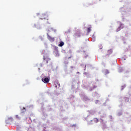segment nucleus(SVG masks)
I'll list each match as a JSON object with an SVG mask.
<instances>
[{
  "label": "nucleus",
  "instance_id": "f257e3e1",
  "mask_svg": "<svg viewBox=\"0 0 131 131\" xmlns=\"http://www.w3.org/2000/svg\"><path fill=\"white\" fill-rule=\"evenodd\" d=\"M39 18L41 20H43V19L45 20H46V19H47V20H49V18L48 17V14H47L46 13H43V14H41L39 16Z\"/></svg>",
  "mask_w": 131,
  "mask_h": 131
},
{
  "label": "nucleus",
  "instance_id": "f03ea898",
  "mask_svg": "<svg viewBox=\"0 0 131 131\" xmlns=\"http://www.w3.org/2000/svg\"><path fill=\"white\" fill-rule=\"evenodd\" d=\"M43 60L44 62H46V64H48L49 61H51V58H49L48 56H43Z\"/></svg>",
  "mask_w": 131,
  "mask_h": 131
},
{
  "label": "nucleus",
  "instance_id": "7ed1b4c3",
  "mask_svg": "<svg viewBox=\"0 0 131 131\" xmlns=\"http://www.w3.org/2000/svg\"><path fill=\"white\" fill-rule=\"evenodd\" d=\"M41 80L45 83H49V82H50V79H49L48 78H42L41 79Z\"/></svg>",
  "mask_w": 131,
  "mask_h": 131
},
{
  "label": "nucleus",
  "instance_id": "20e7f679",
  "mask_svg": "<svg viewBox=\"0 0 131 131\" xmlns=\"http://www.w3.org/2000/svg\"><path fill=\"white\" fill-rule=\"evenodd\" d=\"M47 35L48 39L50 41H54V40H55V38L52 37L51 36H50V35H49L48 33L47 34Z\"/></svg>",
  "mask_w": 131,
  "mask_h": 131
},
{
  "label": "nucleus",
  "instance_id": "39448f33",
  "mask_svg": "<svg viewBox=\"0 0 131 131\" xmlns=\"http://www.w3.org/2000/svg\"><path fill=\"white\" fill-rule=\"evenodd\" d=\"M75 37H79V36H80V32L78 31L76 33H75Z\"/></svg>",
  "mask_w": 131,
  "mask_h": 131
},
{
  "label": "nucleus",
  "instance_id": "423d86ee",
  "mask_svg": "<svg viewBox=\"0 0 131 131\" xmlns=\"http://www.w3.org/2000/svg\"><path fill=\"white\" fill-rule=\"evenodd\" d=\"M92 29V26H89V27L86 29V32L88 33H90L91 32V30Z\"/></svg>",
  "mask_w": 131,
  "mask_h": 131
},
{
  "label": "nucleus",
  "instance_id": "0eeeda50",
  "mask_svg": "<svg viewBox=\"0 0 131 131\" xmlns=\"http://www.w3.org/2000/svg\"><path fill=\"white\" fill-rule=\"evenodd\" d=\"M119 30H121L123 28V24H120V26L118 27Z\"/></svg>",
  "mask_w": 131,
  "mask_h": 131
},
{
  "label": "nucleus",
  "instance_id": "6e6552de",
  "mask_svg": "<svg viewBox=\"0 0 131 131\" xmlns=\"http://www.w3.org/2000/svg\"><path fill=\"white\" fill-rule=\"evenodd\" d=\"M93 121H94L95 123H97V122H99V119L97 118H95L93 119Z\"/></svg>",
  "mask_w": 131,
  "mask_h": 131
},
{
  "label": "nucleus",
  "instance_id": "1a4fd4ad",
  "mask_svg": "<svg viewBox=\"0 0 131 131\" xmlns=\"http://www.w3.org/2000/svg\"><path fill=\"white\" fill-rule=\"evenodd\" d=\"M113 52V51H112V50L110 49V50H108L107 51V54L108 55H111V54H112V53Z\"/></svg>",
  "mask_w": 131,
  "mask_h": 131
},
{
  "label": "nucleus",
  "instance_id": "9d476101",
  "mask_svg": "<svg viewBox=\"0 0 131 131\" xmlns=\"http://www.w3.org/2000/svg\"><path fill=\"white\" fill-rule=\"evenodd\" d=\"M64 46V42L61 41L59 45V47H63Z\"/></svg>",
  "mask_w": 131,
  "mask_h": 131
},
{
  "label": "nucleus",
  "instance_id": "9b49d317",
  "mask_svg": "<svg viewBox=\"0 0 131 131\" xmlns=\"http://www.w3.org/2000/svg\"><path fill=\"white\" fill-rule=\"evenodd\" d=\"M50 31H54V29H53L52 28H50L48 30V32H50Z\"/></svg>",
  "mask_w": 131,
  "mask_h": 131
},
{
  "label": "nucleus",
  "instance_id": "f8f14e48",
  "mask_svg": "<svg viewBox=\"0 0 131 131\" xmlns=\"http://www.w3.org/2000/svg\"><path fill=\"white\" fill-rule=\"evenodd\" d=\"M16 118H17V119H20V117L18 115H16L15 116Z\"/></svg>",
  "mask_w": 131,
  "mask_h": 131
},
{
  "label": "nucleus",
  "instance_id": "ddd939ff",
  "mask_svg": "<svg viewBox=\"0 0 131 131\" xmlns=\"http://www.w3.org/2000/svg\"><path fill=\"white\" fill-rule=\"evenodd\" d=\"M118 31H120V30H119V28H118L116 29V32H118Z\"/></svg>",
  "mask_w": 131,
  "mask_h": 131
},
{
  "label": "nucleus",
  "instance_id": "4468645a",
  "mask_svg": "<svg viewBox=\"0 0 131 131\" xmlns=\"http://www.w3.org/2000/svg\"><path fill=\"white\" fill-rule=\"evenodd\" d=\"M72 58V56H71L70 57H68V59H71Z\"/></svg>",
  "mask_w": 131,
  "mask_h": 131
},
{
  "label": "nucleus",
  "instance_id": "2eb2a0df",
  "mask_svg": "<svg viewBox=\"0 0 131 131\" xmlns=\"http://www.w3.org/2000/svg\"><path fill=\"white\" fill-rule=\"evenodd\" d=\"M23 109H24L25 111H26V110L25 109V107H23Z\"/></svg>",
  "mask_w": 131,
  "mask_h": 131
},
{
  "label": "nucleus",
  "instance_id": "dca6fc26",
  "mask_svg": "<svg viewBox=\"0 0 131 131\" xmlns=\"http://www.w3.org/2000/svg\"><path fill=\"white\" fill-rule=\"evenodd\" d=\"M39 14H37V16H39Z\"/></svg>",
  "mask_w": 131,
  "mask_h": 131
},
{
  "label": "nucleus",
  "instance_id": "f3484780",
  "mask_svg": "<svg viewBox=\"0 0 131 131\" xmlns=\"http://www.w3.org/2000/svg\"><path fill=\"white\" fill-rule=\"evenodd\" d=\"M91 5H93V4H91Z\"/></svg>",
  "mask_w": 131,
  "mask_h": 131
}]
</instances>
